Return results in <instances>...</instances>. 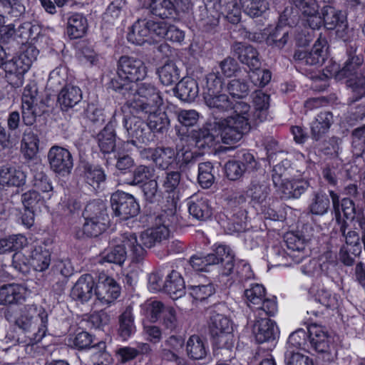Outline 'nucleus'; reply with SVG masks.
Segmentation results:
<instances>
[{
    "label": "nucleus",
    "instance_id": "nucleus-39",
    "mask_svg": "<svg viewBox=\"0 0 365 365\" xmlns=\"http://www.w3.org/2000/svg\"><path fill=\"white\" fill-rule=\"evenodd\" d=\"M223 85L222 78L218 71L209 73L202 82L203 98L225 91V87Z\"/></svg>",
    "mask_w": 365,
    "mask_h": 365
},
{
    "label": "nucleus",
    "instance_id": "nucleus-15",
    "mask_svg": "<svg viewBox=\"0 0 365 365\" xmlns=\"http://www.w3.org/2000/svg\"><path fill=\"white\" fill-rule=\"evenodd\" d=\"M120 292V288L114 279L104 274L100 275L96 295L103 305L109 306L119 297Z\"/></svg>",
    "mask_w": 365,
    "mask_h": 365
},
{
    "label": "nucleus",
    "instance_id": "nucleus-46",
    "mask_svg": "<svg viewBox=\"0 0 365 365\" xmlns=\"http://www.w3.org/2000/svg\"><path fill=\"white\" fill-rule=\"evenodd\" d=\"M39 138L36 133L30 129L26 130L21 142V150L25 158H34L38 151Z\"/></svg>",
    "mask_w": 365,
    "mask_h": 365
},
{
    "label": "nucleus",
    "instance_id": "nucleus-49",
    "mask_svg": "<svg viewBox=\"0 0 365 365\" xmlns=\"http://www.w3.org/2000/svg\"><path fill=\"white\" fill-rule=\"evenodd\" d=\"M48 200L36 190H29L21 195V202L25 210L40 211Z\"/></svg>",
    "mask_w": 365,
    "mask_h": 365
},
{
    "label": "nucleus",
    "instance_id": "nucleus-40",
    "mask_svg": "<svg viewBox=\"0 0 365 365\" xmlns=\"http://www.w3.org/2000/svg\"><path fill=\"white\" fill-rule=\"evenodd\" d=\"M175 90L178 97L183 101H193L199 93L197 81L190 77L183 78L179 81Z\"/></svg>",
    "mask_w": 365,
    "mask_h": 365
},
{
    "label": "nucleus",
    "instance_id": "nucleus-47",
    "mask_svg": "<svg viewBox=\"0 0 365 365\" xmlns=\"http://www.w3.org/2000/svg\"><path fill=\"white\" fill-rule=\"evenodd\" d=\"M135 330L132 308L128 307L119 317L118 334L123 340H127Z\"/></svg>",
    "mask_w": 365,
    "mask_h": 365
},
{
    "label": "nucleus",
    "instance_id": "nucleus-16",
    "mask_svg": "<svg viewBox=\"0 0 365 365\" xmlns=\"http://www.w3.org/2000/svg\"><path fill=\"white\" fill-rule=\"evenodd\" d=\"M258 319L252 327V333L255 335L256 341L259 343L273 341L277 336L278 328L272 320L263 315H256Z\"/></svg>",
    "mask_w": 365,
    "mask_h": 365
},
{
    "label": "nucleus",
    "instance_id": "nucleus-42",
    "mask_svg": "<svg viewBox=\"0 0 365 365\" xmlns=\"http://www.w3.org/2000/svg\"><path fill=\"white\" fill-rule=\"evenodd\" d=\"M333 123V115L331 112H320L311 125V132L313 138L320 139L329 129Z\"/></svg>",
    "mask_w": 365,
    "mask_h": 365
},
{
    "label": "nucleus",
    "instance_id": "nucleus-24",
    "mask_svg": "<svg viewBox=\"0 0 365 365\" xmlns=\"http://www.w3.org/2000/svg\"><path fill=\"white\" fill-rule=\"evenodd\" d=\"M233 50L239 61L247 66L250 71L261 67L259 53L252 46L244 43H235L233 45Z\"/></svg>",
    "mask_w": 365,
    "mask_h": 365
},
{
    "label": "nucleus",
    "instance_id": "nucleus-2",
    "mask_svg": "<svg viewBox=\"0 0 365 365\" xmlns=\"http://www.w3.org/2000/svg\"><path fill=\"white\" fill-rule=\"evenodd\" d=\"M156 38L181 43L184 41L185 33L166 21L144 19H138L133 24L127 36L129 42L136 45L151 43Z\"/></svg>",
    "mask_w": 365,
    "mask_h": 365
},
{
    "label": "nucleus",
    "instance_id": "nucleus-63",
    "mask_svg": "<svg viewBox=\"0 0 365 365\" xmlns=\"http://www.w3.org/2000/svg\"><path fill=\"white\" fill-rule=\"evenodd\" d=\"M339 298L338 294L332 293L331 291L324 287L319 289L315 295V299L317 302L324 307L331 309L338 307Z\"/></svg>",
    "mask_w": 365,
    "mask_h": 365
},
{
    "label": "nucleus",
    "instance_id": "nucleus-25",
    "mask_svg": "<svg viewBox=\"0 0 365 365\" xmlns=\"http://www.w3.org/2000/svg\"><path fill=\"white\" fill-rule=\"evenodd\" d=\"M270 193L269 183L264 179L252 180L247 190V196L254 205L259 206L262 211Z\"/></svg>",
    "mask_w": 365,
    "mask_h": 365
},
{
    "label": "nucleus",
    "instance_id": "nucleus-4",
    "mask_svg": "<svg viewBox=\"0 0 365 365\" xmlns=\"http://www.w3.org/2000/svg\"><path fill=\"white\" fill-rule=\"evenodd\" d=\"M147 67L140 58L123 56L118 62L117 76L110 81L111 88L120 95L135 91L136 82L147 76Z\"/></svg>",
    "mask_w": 365,
    "mask_h": 365
},
{
    "label": "nucleus",
    "instance_id": "nucleus-20",
    "mask_svg": "<svg viewBox=\"0 0 365 365\" xmlns=\"http://www.w3.org/2000/svg\"><path fill=\"white\" fill-rule=\"evenodd\" d=\"M322 20L327 29H336L338 36L341 38L344 35L341 34L347 29V24L345 16L339 10L331 6H325L322 9Z\"/></svg>",
    "mask_w": 365,
    "mask_h": 365
},
{
    "label": "nucleus",
    "instance_id": "nucleus-38",
    "mask_svg": "<svg viewBox=\"0 0 365 365\" xmlns=\"http://www.w3.org/2000/svg\"><path fill=\"white\" fill-rule=\"evenodd\" d=\"M297 9L304 16L314 17L312 22H309L312 29H319L322 21L320 16H317L319 11V6L316 0H290Z\"/></svg>",
    "mask_w": 365,
    "mask_h": 365
},
{
    "label": "nucleus",
    "instance_id": "nucleus-33",
    "mask_svg": "<svg viewBox=\"0 0 365 365\" xmlns=\"http://www.w3.org/2000/svg\"><path fill=\"white\" fill-rule=\"evenodd\" d=\"M163 292L173 299H177L185 293V284L180 274L173 270L167 277L163 285Z\"/></svg>",
    "mask_w": 365,
    "mask_h": 365
},
{
    "label": "nucleus",
    "instance_id": "nucleus-21",
    "mask_svg": "<svg viewBox=\"0 0 365 365\" xmlns=\"http://www.w3.org/2000/svg\"><path fill=\"white\" fill-rule=\"evenodd\" d=\"M115 242L125 247L127 253L128 252L130 253L133 260L137 262L143 259L146 254V247L143 245L140 239H138L135 233L124 232Z\"/></svg>",
    "mask_w": 365,
    "mask_h": 365
},
{
    "label": "nucleus",
    "instance_id": "nucleus-27",
    "mask_svg": "<svg viewBox=\"0 0 365 365\" xmlns=\"http://www.w3.org/2000/svg\"><path fill=\"white\" fill-rule=\"evenodd\" d=\"M308 182L304 180H284L274 185L279 196L282 199L298 198L307 189Z\"/></svg>",
    "mask_w": 365,
    "mask_h": 365
},
{
    "label": "nucleus",
    "instance_id": "nucleus-11",
    "mask_svg": "<svg viewBox=\"0 0 365 365\" xmlns=\"http://www.w3.org/2000/svg\"><path fill=\"white\" fill-rule=\"evenodd\" d=\"M247 305L255 309V315L273 316L277 312L274 299L266 298V289L262 284L254 283L245 290Z\"/></svg>",
    "mask_w": 365,
    "mask_h": 365
},
{
    "label": "nucleus",
    "instance_id": "nucleus-54",
    "mask_svg": "<svg viewBox=\"0 0 365 365\" xmlns=\"http://www.w3.org/2000/svg\"><path fill=\"white\" fill-rule=\"evenodd\" d=\"M33 185L35 190L41 192L42 196L47 200L53 195V187L48 177L43 172H36L34 175Z\"/></svg>",
    "mask_w": 365,
    "mask_h": 365
},
{
    "label": "nucleus",
    "instance_id": "nucleus-34",
    "mask_svg": "<svg viewBox=\"0 0 365 365\" xmlns=\"http://www.w3.org/2000/svg\"><path fill=\"white\" fill-rule=\"evenodd\" d=\"M329 196L331 199L333 209L335 212L336 219H341V210L344 217L346 219L354 220L355 218L356 208L355 205L352 200L345 197L341 200L340 202L339 195L333 190L329 191Z\"/></svg>",
    "mask_w": 365,
    "mask_h": 365
},
{
    "label": "nucleus",
    "instance_id": "nucleus-8",
    "mask_svg": "<svg viewBox=\"0 0 365 365\" xmlns=\"http://www.w3.org/2000/svg\"><path fill=\"white\" fill-rule=\"evenodd\" d=\"M362 63V56H353L349 58L341 70H339L337 65H333V73H330V76L349 78L347 85L352 92L351 96L348 99L349 105L361 100L365 96V76L359 72L361 71Z\"/></svg>",
    "mask_w": 365,
    "mask_h": 365
},
{
    "label": "nucleus",
    "instance_id": "nucleus-3",
    "mask_svg": "<svg viewBox=\"0 0 365 365\" xmlns=\"http://www.w3.org/2000/svg\"><path fill=\"white\" fill-rule=\"evenodd\" d=\"M204 4L199 23L203 32H217L221 15L232 24H237L241 20V10L236 0H204Z\"/></svg>",
    "mask_w": 365,
    "mask_h": 365
},
{
    "label": "nucleus",
    "instance_id": "nucleus-1",
    "mask_svg": "<svg viewBox=\"0 0 365 365\" xmlns=\"http://www.w3.org/2000/svg\"><path fill=\"white\" fill-rule=\"evenodd\" d=\"M225 92L214 94L204 100L215 112L226 113L232 110L231 115L215 122V127L220 130L222 142L230 145L239 142L250 130L252 113L248 103L243 101L234 103Z\"/></svg>",
    "mask_w": 365,
    "mask_h": 365
},
{
    "label": "nucleus",
    "instance_id": "nucleus-35",
    "mask_svg": "<svg viewBox=\"0 0 365 365\" xmlns=\"http://www.w3.org/2000/svg\"><path fill=\"white\" fill-rule=\"evenodd\" d=\"M25 182L26 175L21 170L9 165L0 168V185L19 187Z\"/></svg>",
    "mask_w": 365,
    "mask_h": 365
},
{
    "label": "nucleus",
    "instance_id": "nucleus-43",
    "mask_svg": "<svg viewBox=\"0 0 365 365\" xmlns=\"http://www.w3.org/2000/svg\"><path fill=\"white\" fill-rule=\"evenodd\" d=\"M208 350L207 342L198 335H192L187 341V354L192 359L200 360L204 359L207 356Z\"/></svg>",
    "mask_w": 365,
    "mask_h": 365
},
{
    "label": "nucleus",
    "instance_id": "nucleus-58",
    "mask_svg": "<svg viewBox=\"0 0 365 365\" xmlns=\"http://www.w3.org/2000/svg\"><path fill=\"white\" fill-rule=\"evenodd\" d=\"M225 91L232 98H243L248 96L250 88L245 80L232 79L227 83Z\"/></svg>",
    "mask_w": 365,
    "mask_h": 365
},
{
    "label": "nucleus",
    "instance_id": "nucleus-60",
    "mask_svg": "<svg viewBox=\"0 0 365 365\" xmlns=\"http://www.w3.org/2000/svg\"><path fill=\"white\" fill-rule=\"evenodd\" d=\"M180 181V174L177 171L168 172L163 181V187L165 192L172 194L171 207L175 209V197L176 190Z\"/></svg>",
    "mask_w": 365,
    "mask_h": 365
},
{
    "label": "nucleus",
    "instance_id": "nucleus-50",
    "mask_svg": "<svg viewBox=\"0 0 365 365\" xmlns=\"http://www.w3.org/2000/svg\"><path fill=\"white\" fill-rule=\"evenodd\" d=\"M160 82L165 86L175 83L180 78V71L173 61H168L158 69Z\"/></svg>",
    "mask_w": 365,
    "mask_h": 365
},
{
    "label": "nucleus",
    "instance_id": "nucleus-56",
    "mask_svg": "<svg viewBox=\"0 0 365 365\" xmlns=\"http://www.w3.org/2000/svg\"><path fill=\"white\" fill-rule=\"evenodd\" d=\"M84 176L86 182L94 189L99 188L106 178L103 168L97 165H87L85 168Z\"/></svg>",
    "mask_w": 365,
    "mask_h": 365
},
{
    "label": "nucleus",
    "instance_id": "nucleus-53",
    "mask_svg": "<svg viewBox=\"0 0 365 365\" xmlns=\"http://www.w3.org/2000/svg\"><path fill=\"white\" fill-rule=\"evenodd\" d=\"M210 333L222 332L225 331H233L231 319L222 314L212 312L210 315L208 324Z\"/></svg>",
    "mask_w": 365,
    "mask_h": 365
},
{
    "label": "nucleus",
    "instance_id": "nucleus-36",
    "mask_svg": "<svg viewBox=\"0 0 365 365\" xmlns=\"http://www.w3.org/2000/svg\"><path fill=\"white\" fill-rule=\"evenodd\" d=\"M348 225L346 221L337 219L336 230L341 234L347 247H350L349 251L354 256H359L361 252L360 237L354 230H348Z\"/></svg>",
    "mask_w": 365,
    "mask_h": 365
},
{
    "label": "nucleus",
    "instance_id": "nucleus-28",
    "mask_svg": "<svg viewBox=\"0 0 365 365\" xmlns=\"http://www.w3.org/2000/svg\"><path fill=\"white\" fill-rule=\"evenodd\" d=\"M192 138L195 141V146L199 149L211 148L219 143L220 140H222L220 130L215 127V123L211 130L208 128H202L193 131Z\"/></svg>",
    "mask_w": 365,
    "mask_h": 365
},
{
    "label": "nucleus",
    "instance_id": "nucleus-10",
    "mask_svg": "<svg viewBox=\"0 0 365 365\" xmlns=\"http://www.w3.org/2000/svg\"><path fill=\"white\" fill-rule=\"evenodd\" d=\"M132 115H125L123 120V127L126 131L127 137L130 139L122 144L123 150L129 152L131 145H135L136 142L148 143L153 138V134L148 128L147 123H145L140 117L137 115H143V114H131Z\"/></svg>",
    "mask_w": 365,
    "mask_h": 365
},
{
    "label": "nucleus",
    "instance_id": "nucleus-17",
    "mask_svg": "<svg viewBox=\"0 0 365 365\" xmlns=\"http://www.w3.org/2000/svg\"><path fill=\"white\" fill-rule=\"evenodd\" d=\"M285 242L289 251L288 255L295 263L302 262L309 255L308 241L304 237L288 233L285 236Z\"/></svg>",
    "mask_w": 365,
    "mask_h": 365
},
{
    "label": "nucleus",
    "instance_id": "nucleus-37",
    "mask_svg": "<svg viewBox=\"0 0 365 365\" xmlns=\"http://www.w3.org/2000/svg\"><path fill=\"white\" fill-rule=\"evenodd\" d=\"M29 257L30 266L37 272L45 271L51 264V254L42 246L32 247Z\"/></svg>",
    "mask_w": 365,
    "mask_h": 365
},
{
    "label": "nucleus",
    "instance_id": "nucleus-41",
    "mask_svg": "<svg viewBox=\"0 0 365 365\" xmlns=\"http://www.w3.org/2000/svg\"><path fill=\"white\" fill-rule=\"evenodd\" d=\"M269 100V96L261 91H257L254 93L252 103L255 112L252 113L250 110L252 117L250 120V123L252 120L258 119L259 121H263L267 119Z\"/></svg>",
    "mask_w": 365,
    "mask_h": 365
},
{
    "label": "nucleus",
    "instance_id": "nucleus-57",
    "mask_svg": "<svg viewBox=\"0 0 365 365\" xmlns=\"http://www.w3.org/2000/svg\"><path fill=\"white\" fill-rule=\"evenodd\" d=\"M329 205L330 201L328 195L322 192H317L314 193L309 208L312 214L322 215L327 212Z\"/></svg>",
    "mask_w": 365,
    "mask_h": 365
},
{
    "label": "nucleus",
    "instance_id": "nucleus-64",
    "mask_svg": "<svg viewBox=\"0 0 365 365\" xmlns=\"http://www.w3.org/2000/svg\"><path fill=\"white\" fill-rule=\"evenodd\" d=\"M233 331H225L220 333H210L213 346L217 349H231L234 346Z\"/></svg>",
    "mask_w": 365,
    "mask_h": 365
},
{
    "label": "nucleus",
    "instance_id": "nucleus-59",
    "mask_svg": "<svg viewBox=\"0 0 365 365\" xmlns=\"http://www.w3.org/2000/svg\"><path fill=\"white\" fill-rule=\"evenodd\" d=\"M214 167L210 162H204L198 165L197 180L203 188L210 187L215 182Z\"/></svg>",
    "mask_w": 365,
    "mask_h": 365
},
{
    "label": "nucleus",
    "instance_id": "nucleus-23",
    "mask_svg": "<svg viewBox=\"0 0 365 365\" xmlns=\"http://www.w3.org/2000/svg\"><path fill=\"white\" fill-rule=\"evenodd\" d=\"M188 211L195 219L205 221L212 215V207L207 197L194 195L187 201Z\"/></svg>",
    "mask_w": 365,
    "mask_h": 365
},
{
    "label": "nucleus",
    "instance_id": "nucleus-31",
    "mask_svg": "<svg viewBox=\"0 0 365 365\" xmlns=\"http://www.w3.org/2000/svg\"><path fill=\"white\" fill-rule=\"evenodd\" d=\"M145 151L151 156L156 166L163 170L176 164L175 151L171 148H149Z\"/></svg>",
    "mask_w": 365,
    "mask_h": 365
},
{
    "label": "nucleus",
    "instance_id": "nucleus-18",
    "mask_svg": "<svg viewBox=\"0 0 365 365\" xmlns=\"http://www.w3.org/2000/svg\"><path fill=\"white\" fill-rule=\"evenodd\" d=\"M307 329L312 346L318 352H329L332 344V339L329 336L326 329L317 324H312Z\"/></svg>",
    "mask_w": 365,
    "mask_h": 365
},
{
    "label": "nucleus",
    "instance_id": "nucleus-12",
    "mask_svg": "<svg viewBox=\"0 0 365 365\" xmlns=\"http://www.w3.org/2000/svg\"><path fill=\"white\" fill-rule=\"evenodd\" d=\"M111 207L116 216L126 220L136 216L140 207L133 195L117 191L111 195Z\"/></svg>",
    "mask_w": 365,
    "mask_h": 365
},
{
    "label": "nucleus",
    "instance_id": "nucleus-51",
    "mask_svg": "<svg viewBox=\"0 0 365 365\" xmlns=\"http://www.w3.org/2000/svg\"><path fill=\"white\" fill-rule=\"evenodd\" d=\"M293 29L289 26L277 25L267 37V42L279 48H282L288 42Z\"/></svg>",
    "mask_w": 365,
    "mask_h": 365
},
{
    "label": "nucleus",
    "instance_id": "nucleus-62",
    "mask_svg": "<svg viewBox=\"0 0 365 365\" xmlns=\"http://www.w3.org/2000/svg\"><path fill=\"white\" fill-rule=\"evenodd\" d=\"M274 0H250L245 6V13L252 18L262 16L269 9L270 3Z\"/></svg>",
    "mask_w": 365,
    "mask_h": 365
},
{
    "label": "nucleus",
    "instance_id": "nucleus-14",
    "mask_svg": "<svg viewBox=\"0 0 365 365\" xmlns=\"http://www.w3.org/2000/svg\"><path fill=\"white\" fill-rule=\"evenodd\" d=\"M51 168L63 176L69 174L73 168V158L71 153L60 146H53L48 153Z\"/></svg>",
    "mask_w": 365,
    "mask_h": 365
},
{
    "label": "nucleus",
    "instance_id": "nucleus-7",
    "mask_svg": "<svg viewBox=\"0 0 365 365\" xmlns=\"http://www.w3.org/2000/svg\"><path fill=\"white\" fill-rule=\"evenodd\" d=\"M135 89L132 93L128 91V96L121 95L126 100L125 107L130 114H140L145 110H155L156 106H162L163 98L153 84L136 83Z\"/></svg>",
    "mask_w": 365,
    "mask_h": 365
},
{
    "label": "nucleus",
    "instance_id": "nucleus-45",
    "mask_svg": "<svg viewBox=\"0 0 365 365\" xmlns=\"http://www.w3.org/2000/svg\"><path fill=\"white\" fill-rule=\"evenodd\" d=\"M83 217L85 220L108 221L106 204L99 200L88 202L84 208Z\"/></svg>",
    "mask_w": 365,
    "mask_h": 365
},
{
    "label": "nucleus",
    "instance_id": "nucleus-61",
    "mask_svg": "<svg viewBox=\"0 0 365 365\" xmlns=\"http://www.w3.org/2000/svg\"><path fill=\"white\" fill-rule=\"evenodd\" d=\"M216 258L212 255H207L206 256H202L195 255L190 257L188 267L185 269H188L191 267L195 272H207L208 267L216 264Z\"/></svg>",
    "mask_w": 365,
    "mask_h": 365
},
{
    "label": "nucleus",
    "instance_id": "nucleus-19",
    "mask_svg": "<svg viewBox=\"0 0 365 365\" xmlns=\"http://www.w3.org/2000/svg\"><path fill=\"white\" fill-rule=\"evenodd\" d=\"M325 45L324 41L317 40L310 51L297 50L294 53V58L307 65H321L327 56Z\"/></svg>",
    "mask_w": 365,
    "mask_h": 365
},
{
    "label": "nucleus",
    "instance_id": "nucleus-55",
    "mask_svg": "<svg viewBox=\"0 0 365 365\" xmlns=\"http://www.w3.org/2000/svg\"><path fill=\"white\" fill-rule=\"evenodd\" d=\"M27 245V238L22 235H15L0 240V254L16 251Z\"/></svg>",
    "mask_w": 365,
    "mask_h": 365
},
{
    "label": "nucleus",
    "instance_id": "nucleus-30",
    "mask_svg": "<svg viewBox=\"0 0 365 365\" xmlns=\"http://www.w3.org/2000/svg\"><path fill=\"white\" fill-rule=\"evenodd\" d=\"M88 28V20L86 16L80 13L69 14L67 19L66 33L71 39L83 37Z\"/></svg>",
    "mask_w": 365,
    "mask_h": 365
},
{
    "label": "nucleus",
    "instance_id": "nucleus-29",
    "mask_svg": "<svg viewBox=\"0 0 365 365\" xmlns=\"http://www.w3.org/2000/svg\"><path fill=\"white\" fill-rule=\"evenodd\" d=\"M26 288L19 284H7L0 287V304L9 305L24 299Z\"/></svg>",
    "mask_w": 365,
    "mask_h": 365
},
{
    "label": "nucleus",
    "instance_id": "nucleus-32",
    "mask_svg": "<svg viewBox=\"0 0 365 365\" xmlns=\"http://www.w3.org/2000/svg\"><path fill=\"white\" fill-rule=\"evenodd\" d=\"M82 100L81 88L73 85H66L58 96V101L62 110L73 108Z\"/></svg>",
    "mask_w": 365,
    "mask_h": 365
},
{
    "label": "nucleus",
    "instance_id": "nucleus-13",
    "mask_svg": "<svg viewBox=\"0 0 365 365\" xmlns=\"http://www.w3.org/2000/svg\"><path fill=\"white\" fill-rule=\"evenodd\" d=\"M39 113L37 88L34 85H27L24 89L21 98V113L24 123L26 125H33Z\"/></svg>",
    "mask_w": 365,
    "mask_h": 365
},
{
    "label": "nucleus",
    "instance_id": "nucleus-9",
    "mask_svg": "<svg viewBox=\"0 0 365 365\" xmlns=\"http://www.w3.org/2000/svg\"><path fill=\"white\" fill-rule=\"evenodd\" d=\"M178 223L176 209L169 208L163 210L155 217L153 226L140 235V241L146 248L153 247L156 243L166 240L170 232V228Z\"/></svg>",
    "mask_w": 365,
    "mask_h": 365
},
{
    "label": "nucleus",
    "instance_id": "nucleus-26",
    "mask_svg": "<svg viewBox=\"0 0 365 365\" xmlns=\"http://www.w3.org/2000/svg\"><path fill=\"white\" fill-rule=\"evenodd\" d=\"M161 106H156L155 110L147 109L140 114L147 116V125L151 133L166 132L170 126V120L165 112L160 110Z\"/></svg>",
    "mask_w": 365,
    "mask_h": 365
},
{
    "label": "nucleus",
    "instance_id": "nucleus-52",
    "mask_svg": "<svg viewBox=\"0 0 365 365\" xmlns=\"http://www.w3.org/2000/svg\"><path fill=\"white\" fill-rule=\"evenodd\" d=\"M111 248L105 250L99 259V262L103 264L104 262L114 263L117 264H122L127 256V251L125 247H123L118 243Z\"/></svg>",
    "mask_w": 365,
    "mask_h": 365
},
{
    "label": "nucleus",
    "instance_id": "nucleus-5",
    "mask_svg": "<svg viewBox=\"0 0 365 365\" xmlns=\"http://www.w3.org/2000/svg\"><path fill=\"white\" fill-rule=\"evenodd\" d=\"M14 323L23 331L31 334L29 337L38 342L47 331L48 314L42 307L27 304L16 313Z\"/></svg>",
    "mask_w": 365,
    "mask_h": 365
},
{
    "label": "nucleus",
    "instance_id": "nucleus-22",
    "mask_svg": "<svg viewBox=\"0 0 365 365\" xmlns=\"http://www.w3.org/2000/svg\"><path fill=\"white\" fill-rule=\"evenodd\" d=\"M96 284L92 275L86 274L81 276L73 287L71 292L72 298L81 302L89 301L96 293Z\"/></svg>",
    "mask_w": 365,
    "mask_h": 365
},
{
    "label": "nucleus",
    "instance_id": "nucleus-48",
    "mask_svg": "<svg viewBox=\"0 0 365 365\" xmlns=\"http://www.w3.org/2000/svg\"><path fill=\"white\" fill-rule=\"evenodd\" d=\"M100 150L110 153L115 148V135L111 125H107L96 136Z\"/></svg>",
    "mask_w": 365,
    "mask_h": 365
},
{
    "label": "nucleus",
    "instance_id": "nucleus-6",
    "mask_svg": "<svg viewBox=\"0 0 365 365\" xmlns=\"http://www.w3.org/2000/svg\"><path fill=\"white\" fill-rule=\"evenodd\" d=\"M38 53L34 46H30L19 55L4 62L6 53L0 46V66H4L5 77L11 86L19 88L23 85L24 74L29 70Z\"/></svg>",
    "mask_w": 365,
    "mask_h": 365
},
{
    "label": "nucleus",
    "instance_id": "nucleus-44",
    "mask_svg": "<svg viewBox=\"0 0 365 365\" xmlns=\"http://www.w3.org/2000/svg\"><path fill=\"white\" fill-rule=\"evenodd\" d=\"M146 9L152 15L162 19L170 18L175 11V6L170 0H150Z\"/></svg>",
    "mask_w": 365,
    "mask_h": 365
}]
</instances>
